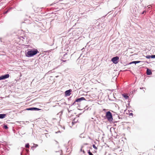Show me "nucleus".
I'll use <instances>...</instances> for the list:
<instances>
[{"instance_id":"obj_1","label":"nucleus","mask_w":155,"mask_h":155,"mask_svg":"<svg viewBox=\"0 0 155 155\" xmlns=\"http://www.w3.org/2000/svg\"><path fill=\"white\" fill-rule=\"evenodd\" d=\"M38 53H39V52L37 49H35V50H31L27 52L26 55L28 57H31L36 54Z\"/></svg>"},{"instance_id":"obj_2","label":"nucleus","mask_w":155,"mask_h":155,"mask_svg":"<svg viewBox=\"0 0 155 155\" xmlns=\"http://www.w3.org/2000/svg\"><path fill=\"white\" fill-rule=\"evenodd\" d=\"M105 116L109 121H112L113 119L112 115L110 111H108L106 112Z\"/></svg>"},{"instance_id":"obj_3","label":"nucleus","mask_w":155,"mask_h":155,"mask_svg":"<svg viewBox=\"0 0 155 155\" xmlns=\"http://www.w3.org/2000/svg\"><path fill=\"white\" fill-rule=\"evenodd\" d=\"M119 60V58L118 56H116L113 58L111 59V61L115 64H117L118 63Z\"/></svg>"},{"instance_id":"obj_4","label":"nucleus","mask_w":155,"mask_h":155,"mask_svg":"<svg viewBox=\"0 0 155 155\" xmlns=\"http://www.w3.org/2000/svg\"><path fill=\"white\" fill-rule=\"evenodd\" d=\"M85 100V98L84 97H81L75 100V101L73 103V105H76V102H80L82 101Z\"/></svg>"},{"instance_id":"obj_5","label":"nucleus","mask_w":155,"mask_h":155,"mask_svg":"<svg viewBox=\"0 0 155 155\" xmlns=\"http://www.w3.org/2000/svg\"><path fill=\"white\" fill-rule=\"evenodd\" d=\"M9 77V74H6L4 75H2L0 76V80L7 78Z\"/></svg>"},{"instance_id":"obj_6","label":"nucleus","mask_w":155,"mask_h":155,"mask_svg":"<svg viewBox=\"0 0 155 155\" xmlns=\"http://www.w3.org/2000/svg\"><path fill=\"white\" fill-rule=\"evenodd\" d=\"M78 117L75 118L72 121V125H73L75 123H76L77 122H78Z\"/></svg>"},{"instance_id":"obj_7","label":"nucleus","mask_w":155,"mask_h":155,"mask_svg":"<svg viewBox=\"0 0 155 155\" xmlns=\"http://www.w3.org/2000/svg\"><path fill=\"white\" fill-rule=\"evenodd\" d=\"M71 91L70 90L66 91L65 92V95H66L70 96L71 94Z\"/></svg>"},{"instance_id":"obj_8","label":"nucleus","mask_w":155,"mask_h":155,"mask_svg":"<svg viewBox=\"0 0 155 155\" xmlns=\"http://www.w3.org/2000/svg\"><path fill=\"white\" fill-rule=\"evenodd\" d=\"M147 75H150L152 74V72L151 70L147 69Z\"/></svg>"},{"instance_id":"obj_9","label":"nucleus","mask_w":155,"mask_h":155,"mask_svg":"<svg viewBox=\"0 0 155 155\" xmlns=\"http://www.w3.org/2000/svg\"><path fill=\"white\" fill-rule=\"evenodd\" d=\"M122 95L126 99H128L129 98V97L127 94H122Z\"/></svg>"},{"instance_id":"obj_10","label":"nucleus","mask_w":155,"mask_h":155,"mask_svg":"<svg viewBox=\"0 0 155 155\" xmlns=\"http://www.w3.org/2000/svg\"><path fill=\"white\" fill-rule=\"evenodd\" d=\"M6 116V114H0V118L2 119L4 118L5 116Z\"/></svg>"},{"instance_id":"obj_11","label":"nucleus","mask_w":155,"mask_h":155,"mask_svg":"<svg viewBox=\"0 0 155 155\" xmlns=\"http://www.w3.org/2000/svg\"><path fill=\"white\" fill-rule=\"evenodd\" d=\"M32 109H33V110H40V109L38 108H35V107H33Z\"/></svg>"},{"instance_id":"obj_12","label":"nucleus","mask_w":155,"mask_h":155,"mask_svg":"<svg viewBox=\"0 0 155 155\" xmlns=\"http://www.w3.org/2000/svg\"><path fill=\"white\" fill-rule=\"evenodd\" d=\"M88 153L89 155H94L91 152L90 150H89L88 152Z\"/></svg>"},{"instance_id":"obj_13","label":"nucleus","mask_w":155,"mask_h":155,"mask_svg":"<svg viewBox=\"0 0 155 155\" xmlns=\"http://www.w3.org/2000/svg\"><path fill=\"white\" fill-rule=\"evenodd\" d=\"M95 149L97 150V147L95 146V145L94 144H93L92 146Z\"/></svg>"},{"instance_id":"obj_14","label":"nucleus","mask_w":155,"mask_h":155,"mask_svg":"<svg viewBox=\"0 0 155 155\" xmlns=\"http://www.w3.org/2000/svg\"><path fill=\"white\" fill-rule=\"evenodd\" d=\"M151 56H150V55H147V56H146V58H148V59H149L150 58H151Z\"/></svg>"},{"instance_id":"obj_15","label":"nucleus","mask_w":155,"mask_h":155,"mask_svg":"<svg viewBox=\"0 0 155 155\" xmlns=\"http://www.w3.org/2000/svg\"><path fill=\"white\" fill-rule=\"evenodd\" d=\"M27 110H33V109L32 108H29L26 109Z\"/></svg>"},{"instance_id":"obj_16","label":"nucleus","mask_w":155,"mask_h":155,"mask_svg":"<svg viewBox=\"0 0 155 155\" xmlns=\"http://www.w3.org/2000/svg\"><path fill=\"white\" fill-rule=\"evenodd\" d=\"M29 145L28 143H27L25 145V147L26 148H29Z\"/></svg>"},{"instance_id":"obj_17","label":"nucleus","mask_w":155,"mask_h":155,"mask_svg":"<svg viewBox=\"0 0 155 155\" xmlns=\"http://www.w3.org/2000/svg\"><path fill=\"white\" fill-rule=\"evenodd\" d=\"M140 89H143V91L144 92L146 90V89L144 87H142V88H140Z\"/></svg>"},{"instance_id":"obj_18","label":"nucleus","mask_w":155,"mask_h":155,"mask_svg":"<svg viewBox=\"0 0 155 155\" xmlns=\"http://www.w3.org/2000/svg\"><path fill=\"white\" fill-rule=\"evenodd\" d=\"M81 151H82L83 152V153H85V152L84 150H82V147L81 149Z\"/></svg>"},{"instance_id":"obj_19","label":"nucleus","mask_w":155,"mask_h":155,"mask_svg":"<svg viewBox=\"0 0 155 155\" xmlns=\"http://www.w3.org/2000/svg\"><path fill=\"white\" fill-rule=\"evenodd\" d=\"M151 58H155V55H151Z\"/></svg>"},{"instance_id":"obj_20","label":"nucleus","mask_w":155,"mask_h":155,"mask_svg":"<svg viewBox=\"0 0 155 155\" xmlns=\"http://www.w3.org/2000/svg\"><path fill=\"white\" fill-rule=\"evenodd\" d=\"M4 128L5 129H7L8 128V126H7V125H5L4 126Z\"/></svg>"},{"instance_id":"obj_21","label":"nucleus","mask_w":155,"mask_h":155,"mask_svg":"<svg viewBox=\"0 0 155 155\" xmlns=\"http://www.w3.org/2000/svg\"><path fill=\"white\" fill-rule=\"evenodd\" d=\"M140 61H136L135 62V64L138 63H140Z\"/></svg>"},{"instance_id":"obj_22","label":"nucleus","mask_w":155,"mask_h":155,"mask_svg":"<svg viewBox=\"0 0 155 155\" xmlns=\"http://www.w3.org/2000/svg\"><path fill=\"white\" fill-rule=\"evenodd\" d=\"M38 146V145H37V144H35V146L36 147H37V146Z\"/></svg>"},{"instance_id":"obj_23","label":"nucleus","mask_w":155,"mask_h":155,"mask_svg":"<svg viewBox=\"0 0 155 155\" xmlns=\"http://www.w3.org/2000/svg\"><path fill=\"white\" fill-rule=\"evenodd\" d=\"M135 62H136V61H133L132 62V63L135 64Z\"/></svg>"},{"instance_id":"obj_24","label":"nucleus","mask_w":155,"mask_h":155,"mask_svg":"<svg viewBox=\"0 0 155 155\" xmlns=\"http://www.w3.org/2000/svg\"><path fill=\"white\" fill-rule=\"evenodd\" d=\"M66 55H67V54L66 53V54H65L64 55V56H65Z\"/></svg>"},{"instance_id":"obj_25","label":"nucleus","mask_w":155,"mask_h":155,"mask_svg":"<svg viewBox=\"0 0 155 155\" xmlns=\"http://www.w3.org/2000/svg\"><path fill=\"white\" fill-rule=\"evenodd\" d=\"M85 144V145H88V143H85V144Z\"/></svg>"},{"instance_id":"obj_26","label":"nucleus","mask_w":155,"mask_h":155,"mask_svg":"<svg viewBox=\"0 0 155 155\" xmlns=\"http://www.w3.org/2000/svg\"><path fill=\"white\" fill-rule=\"evenodd\" d=\"M144 13V12H143L142 13V14H143Z\"/></svg>"},{"instance_id":"obj_27","label":"nucleus","mask_w":155,"mask_h":155,"mask_svg":"<svg viewBox=\"0 0 155 155\" xmlns=\"http://www.w3.org/2000/svg\"><path fill=\"white\" fill-rule=\"evenodd\" d=\"M58 76H56V77H57Z\"/></svg>"}]
</instances>
